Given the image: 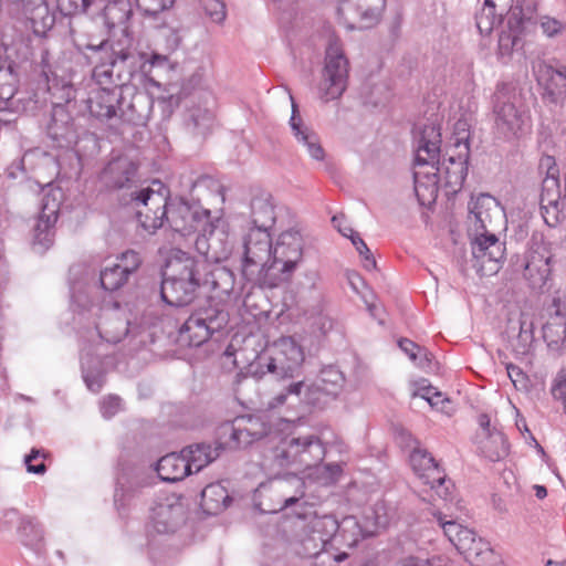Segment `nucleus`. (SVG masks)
I'll return each mask as SVG.
<instances>
[{"label": "nucleus", "mask_w": 566, "mask_h": 566, "mask_svg": "<svg viewBox=\"0 0 566 566\" xmlns=\"http://www.w3.org/2000/svg\"><path fill=\"white\" fill-rule=\"evenodd\" d=\"M304 240L298 230L289 229L283 231L273 248V269L275 264L282 263L280 270L283 280L290 279L303 258Z\"/></svg>", "instance_id": "6ab92c4d"}, {"label": "nucleus", "mask_w": 566, "mask_h": 566, "mask_svg": "<svg viewBox=\"0 0 566 566\" xmlns=\"http://www.w3.org/2000/svg\"><path fill=\"white\" fill-rule=\"evenodd\" d=\"M87 98L90 115L113 128L118 125L120 104L124 102V90L115 84L98 85Z\"/></svg>", "instance_id": "dca6fc26"}, {"label": "nucleus", "mask_w": 566, "mask_h": 566, "mask_svg": "<svg viewBox=\"0 0 566 566\" xmlns=\"http://www.w3.org/2000/svg\"><path fill=\"white\" fill-rule=\"evenodd\" d=\"M128 281V276L117 266V264L105 265L99 271V287L108 293H113L122 289Z\"/></svg>", "instance_id": "37998d69"}, {"label": "nucleus", "mask_w": 566, "mask_h": 566, "mask_svg": "<svg viewBox=\"0 0 566 566\" xmlns=\"http://www.w3.org/2000/svg\"><path fill=\"white\" fill-rule=\"evenodd\" d=\"M476 537L478 535L473 530L464 526L463 530L460 531L459 537H457L452 545L460 554H463L465 551L471 549L470 546L473 545V542Z\"/></svg>", "instance_id": "bf43d9fd"}, {"label": "nucleus", "mask_w": 566, "mask_h": 566, "mask_svg": "<svg viewBox=\"0 0 566 566\" xmlns=\"http://www.w3.org/2000/svg\"><path fill=\"white\" fill-rule=\"evenodd\" d=\"M534 339L532 323L528 325L526 322H520V333L516 337V344L513 345V350L516 356H526L530 354L532 343Z\"/></svg>", "instance_id": "de8ad7c7"}, {"label": "nucleus", "mask_w": 566, "mask_h": 566, "mask_svg": "<svg viewBox=\"0 0 566 566\" xmlns=\"http://www.w3.org/2000/svg\"><path fill=\"white\" fill-rule=\"evenodd\" d=\"M223 451V444L219 441L213 443L199 442L182 449L190 473H198L210 463L216 461Z\"/></svg>", "instance_id": "bb28decb"}, {"label": "nucleus", "mask_w": 566, "mask_h": 566, "mask_svg": "<svg viewBox=\"0 0 566 566\" xmlns=\"http://www.w3.org/2000/svg\"><path fill=\"white\" fill-rule=\"evenodd\" d=\"M82 14L95 18L101 15L108 28L126 24L133 15L130 0H92Z\"/></svg>", "instance_id": "5701e85b"}, {"label": "nucleus", "mask_w": 566, "mask_h": 566, "mask_svg": "<svg viewBox=\"0 0 566 566\" xmlns=\"http://www.w3.org/2000/svg\"><path fill=\"white\" fill-rule=\"evenodd\" d=\"M538 84L543 87L542 97L554 105H563L566 102V66L554 67L544 65L539 69Z\"/></svg>", "instance_id": "b1692460"}, {"label": "nucleus", "mask_w": 566, "mask_h": 566, "mask_svg": "<svg viewBox=\"0 0 566 566\" xmlns=\"http://www.w3.org/2000/svg\"><path fill=\"white\" fill-rule=\"evenodd\" d=\"M244 252L242 259V275L253 285L275 287L279 284V276H272L270 272L273 264L268 261L273 259L272 238L270 230L250 228L244 238Z\"/></svg>", "instance_id": "423d86ee"}, {"label": "nucleus", "mask_w": 566, "mask_h": 566, "mask_svg": "<svg viewBox=\"0 0 566 566\" xmlns=\"http://www.w3.org/2000/svg\"><path fill=\"white\" fill-rule=\"evenodd\" d=\"M17 532L24 546L30 547L36 554L41 553L44 541V530L35 516L22 515L19 518Z\"/></svg>", "instance_id": "4c0bfd02"}, {"label": "nucleus", "mask_w": 566, "mask_h": 566, "mask_svg": "<svg viewBox=\"0 0 566 566\" xmlns=\"http://www.w3.org/2000/svg\"><path fill=\"white\" fill-rule=\"evenodd\" d=\"M214 124V115L209 109L195 108L185 122L186 129L195 137L208 136Z\"/></svg>", "instance_id": "ea45409f"}, {"label": "nucleus", "mask_w": 566, "mask_h": 566, "mask_svg": "<svg viewBox=\"0 0 566 566\" xmlns=\"http://www.w3.org/2000/svg\"><path fill=\"white\" fill-rule=\"evenodd\" d=\"M205 13L216 23L220 24L226 20L227 8L223 0H200Z\"/></svg>", "instance_id": "864d4df0"}, {"label": "nucleus", "mask_w": 566, "mask_h": 566, "mask_svg": "<svg viewBox=\"0 0 566 566\" xmlns=\"http://www.w3.org/2000/svg\"><path fill=\"white\" fill-rule=\"evenodd\" d=\"M168 63V57L164 54L153 52L147 54L143 52L144 76H148L154 67H164Z\"/></svg>", "instance_id": "13d9d810"}, {"label": "nucleus", "mask_w": 566, "mask_h": 566, "mask_svg": "<svg viewBox=\"0 0 566 566\" xmlns=\"http://www.w3.org/2000/svg\"><path fill=\"white\" fill-rule=\"evenodd\" d=\"M398 346L403 353H406L409 356L411 360L417 359V353L421 349V347L418 344L408 338L399 339Z\"/></svg>", "instance_id": "69168bd1"}, {"label": "nucleus", "mask_w": 566, "mask_h": 566, "mask_svg": "<svg viewBox=\"0 0 566 566\" xmlns=\"http://www.w3.org/2000/svg\"><path fill=\"white\" fill-rule=\"evenodd\" d=\"M120 398L115 395L105 397L101 405V412L104 418L114 417L120 408Z\"/></svg>", "instance_id": "e2e57ef3"}, {"label": "nucleus", "mask_w": 566, "mask_h": 566, "mask_svg": "<svg viewBox=\"0 0 566 566\" xmlns=\"http://www.w3.org/2000/svg\"><path fill=\"white\" fill-rule=\"evenodd\" d=\"M318 380L322 384H331L334 386H339L343 382L344 377H343L342 371L338 370L336 367L328 366L321 370Z\"/></svg>", "instance_id": "680f3d73"}, {"label": "nucleus", "mask_w": 566, "mask_h": 566, "mask_svg": "<svg viewBox=\"0 0 566 566\" xmlns=\"http://www.w3.org/2000/svg\"><path fill=\"white\" fill-rule=\"evenodd\" d=\"M251 421V417H238L232 421L223 422L219 429L218 434L219 439L223 441H219L223 444V449L226 447L230 449H240V437L242 433V423Z\"/></svg>", "instance_id": "79ce46f5"}, {"label": "nucleus", "mask_w": 566, "mask_h": 566, "mask_svg": "<svg viewBox=\"0 0 566 566\" xmlns=\"http://www.w3.org/2000/svg\"><path fill=\"white\" fill-rule=\"evenodd\" d=\"M549 316L543 326V338L552 350H566V302L554 297L547 306Z\"/></svg>", "instance_id": "4be33fe9"}, {"label": "nucleus", "mask_w": 566, "mask_h": 566, "mask_svg": "<svg viewBox=\"0 0 566 566\" xmlns=\"http://www.w3.org/2000/svg\"><path fill=\"white\" fill-rule=\"evenodd\" d=\"M46 135L52 147L70 148L77 142L74 119L66 106L55 103L52 106L51 118L46 125Z\"/></svg>", "instance_id": "412c9836"}, {"label": "nucleus", "mask_w": 566, "mask_h": 566, "mask_svg": "<svg viewBox=\"0 0 566 566\" xmlns=\"http://www.w3.org/2000/svg\"><path fill=\"white\" fill-rule=\"evenodd\" d=\"M409 461L413 472L419 479H421L424 484L430 485L432 490H436L440 497L448 500L450 491L449 486L444 485L447 476L444 470L433 455L424 449L416 448L411 451Z\"/></svg>", "instance_id": "a211bd4d"}, {"label": "nucleus", "mask_w": 566, "mask_h": 566, "mask_svg": "<svg viewBox=\"0 0 566 566\" xmlns=\"http://www.w3.org/2000/svg\"><path fill=\"white\" fill-rule=\"evenodd\" d=\"M305 354L303 347L291 336L274 342L270 354L258 358L255 374H271L276 380L300 378L303 374Z\"/></svg>", "instance_id": "0eeeda50"}, {"label": "nucleus", "mask_w": 566, "mask_h": 566, "mask_svg": "<svg viewBox=\"0 0 566 566\" xmlns=\"http://www.w3.org/2000/svg\"><path fill=\"white\" fill-rule=\"evenodd\" d=\"M470 238L473 268L481 276L496 274L505 260V242L495 233L474 234Z\"/></svg>", "instance_id": "4468645a"}, {"label": "nucleus", "mask_w": 566, "mask_h": 566, "mask_svg": "<svg viewBox=\"0 0 566 566\" xmlns=\"http://www.w3.org/2000/svg\"><path fill=\"white\" fill-rule=\"evenodd\" d=\"M377 528H386L392 518V512L384 501H378L371 509V516Z\"/></svg>", "instance_id": "4d7b16f0"}, {"label": "nucleus", "mask_w": 566, "mask_h": 566, "mask_svg": "<svg viewBox=\"0 0 566 566\" xmlns=\"http://www.w3.org/2000/svg\"><path fill=\"white\" fill-rule=\"evenodd\" d=\"M138 169L139 165L128 156H118L112 158L101 172V181L108 190H118L130 192L138 187Z\"/></svg>", "instance_id": "f3484780"}, {"label": "nucleus", "mask_w": 566, "mask_h": 566, "mask_svg": "<svg viewBox=\"0 0 566 566\" xmlns=\"http://www.w3.org/2000/svg\"><path fill=\"white\" fill-rule=\"evenodd\" d=\"M222 220L213 218L211 211L203 208L200 201L188 200L182 197L170 198L168 224L174 231L182 235L198 233V245L201 242V238L209 245H211L212 241H221V238H216ZM219 235H224V232L221 230Z\"/></svg>", "instance_id": "39448f33"}, {"label": "nucleus", "mask_w": 566, "mask_h": 566, "mask_svg": "<svg viewBox=\"0 0 566 566\" xmlns=\"http://www.w3.org/2000/svg\"><path fill=\"white\" fill-rule=\"evenodd\" d=\"M552 395L557 400H566V377L556 380L552 387Z\"/></svg>", "instance_id": "338daca9"}, {"label": "nucleus", "mask_w": 566, "mask_h": 566, "mask_svg": "<svg viewBox=\"0 0 566 566\" xmlns=\"http://www.w3.org/2000/svg\"><path fill=\"white\" fill-rule=\"evenodd\" d=\"M538 7V0H516L515 6L511 7L507 25L524 32L527 25L537 24Z\"/></svg>", "instance_id": "f704fd0d"}, {"label": "nucleus", "mask_w": 566, "mask_h": 566, "mask_svg": "<svg viewBox=\"0 0 566 566\" xmlns=\"http://www.w3.org/2000/svg\"><path fill=\"white\" fill-rule=\"evenodd\" d=\"M154 185L158 189L147 186L123 192L118 196V205L134 210L138 226L148 234H155L165 223H168L170 207V189L161 181Z\"/></svg>", "instance_id": "20e7f679"}, {"label": "nucleus", "mask_w": 566, "mask_h": 566, "mask_svg": "<svg viewBox=\"0 0 566 566\" xmlns=\"http://www.w3.org/2000/svg\"><path fill=\"white\" fill-rule=\"evenodd\" d=\"M348 239L352 241L358 254L361 256L363 266L367 271L375 270L377 268L376 260L366 242L360 238L359 233H357L353 229H349Z\"/></svg>", "instance_id": "49530a36"}, {"label": "nucleus", "mask_w": 566, "mask_h": 566, "mask_svg": "<svg viewBox=\"0 0 566 566\" xmlns=\"http://www.w3.org/2000/svg\"><path fill=\"white\" fill-rule=\"evenodd\" d=\"M187 463L182 450L180 453L171 452L156 462L155 471L161 481L175 483L191 474Z\"/></svg>", "instance_id": "c756f323"}, {"label": "nucleus", "mask_w": 566, "mask_h": 566, "mask_svg": "<svg viewBox=\"0 0 566 566\" xmlns=\"http://www.w3.org/2000/svg\"><path fill=\"white\" fill-rule=\"evenodd\" d=\"M537 23L542 33L549 39L557 38L566 32V22L547 14H541Z\"/></svg>", "instance_id": "09e8293b"}, {"label": "nucleus", "mask_w": 566, "mask_h": 566, "mask_svg": "<svg viewBox=\"0 0 566 566\" xmlns=\"http://www.w3.org/2000/svg\"><path fill=\"white\" fill-rule=\"evenodd\" d=\"M229 323L226 305L213 298L191 310L187 317L175 319L176 342L181 347H199Z\"/></svg>", "instance_id": "7ed1b4c3"}, {"label": "nucleus", "mask_w": 566, "mask_h": 566, "mask_svg": "<svg viewBox=\"0 0 566 566\" xmlns=\"http://www.w3.org/2000/svg\"><path fill=\"white\" fill-rule=\"evenodd\" d=\"M112 82L123 88L132 81L138 78L142 81L144 76L143 52L133 48H124L119 44L115 59L112 62Z\"/></svg>", "instance_id": "aec40b11"}, {"label": "nucleus", "mask_w": 566, "mask_h": 566, "mask_svg": "<svg viewBox=\"0 0 566 566\" xmlns=\"http://www.w3.org/2000/svg\"><path fill=\"white\" fill-rule=\"evenodd\" d=\"M46 453L43 449L32 448L24 457L25 469L29 473L44 474L46 472Z\"/></svg>", "instance_id": "8fccbe9b"}, {"label": "nucleus", "mask_w": 566, "mask_h": 566, "mask_svg": "<svg viewBox=\"0 0 566 566\" xmlns=\"http://www.w3.org/2000/svg\"><path fill=\"white\" fill-rule=\"evenodd\" d=\"M233 497L221 482L208 484L200 494V509L208 516L218 515L230 506Z\"/></svg>", "instance_id": "c85d7f7f"}, {"label": "nucleus", "mask_w": 566, "mask_h": 566, "mask_svg": "<svg viewBox=\"0 0 566 566\" xmlns=\"http://www.w3.org/2000/svg\"><path fill=\"white\" fill-rule=\"evenodd\" d=\"M441 146V133L440 127L434 124L424 125L420 132L417 146V155L415 161L418 166L428 165L430 163H437L439 174H444V186L451 192H459L468 176V163H469V139L458 138L454 143L455 147L463 146V151H459L457 156L450 155L448 158H443V161H439Z\"/></svg>", "instance_id": "f03ea898"}, {"label": "nucleus", "mask_w": 566, "mask_h": 566, "mask_svg": "<svg viewBox=\"0 0 566 566\" xmlns=\"http://www.w3.org/2000/svg\"><path fill=\"white\" fill-rule=\"evenodd\" d=\"M499 21L496 13L489 9H482L475 14V25L481 35L490 34Z\"/></svg>", "instance_id": "6e6d98bb"}, {"label": "nucleus", "mask_w": 566, "mask_h": 566, "mask_svg": "<svg viewBox=\"0 0 566 566\" xmlns=\"http://www.w3.org/2000/svg\"><path fill=\"white\" fill-rule=\"evenodd\" d=\"M303 497H304L303 492H301L300 495H293V496L286 497V499H284L283 505L281 506V509H289V507L294 506L295 507L294 514L300 518L305 517V512L302 510L303 505L305 504V501H303Z\"/></svg>", "instance_id": "0e129e2a"}, {"label": "nucleus", "mask_w": 566, "mask_h": 566, "mask_svg": "<svg viewBox=\"0 0 566 566\" xmlns=\"http://www.w3.org/2000/svg\"><path fill=\"white\" fill-rule=\"evenodd\" d=\"M82 378L87 389L94 394L102 390L106 381V371L99 357L85 354L81 358Z\"/></svg>", "instance_id": "e433bc0d"}, {"label": "nucleus", "mask_w": 566, "mask_h": 566, "mask_svg": "<svg viewBox=\"0 0 566 566\" xmlns=\"http://www.w3.org/2000/svg\"><path fill=\"white\" fill-rule=\"evenodd\" d=\"M433 517L437 520L439 526L443 530L444 535L453 544L457 537H459L460 531H462L464 526L454 520H446V515L441 512L434 513Z\"/></svg>", "instance_id": "5fc2aeb1"}, {"label": "nucleus", "mask_w": 566, "mask_h": 566, "mask_svg": "<svg viewBox=\"0 0 566 566\" xmlns=\"http://www.w3.org/2000/svg\"><path fill=\"white\" fill-rule=\"evenodd\" d=\"M181 419L177 421L178 426L187 429L195 430L205 427L206 419L200 410L193 406H185L180 412Z\"/></svg>", "instance_id": "a18cd8bd"}, {"label": "nucleus", "mask_w": 566, "mask_h": 566, "mask_svg": "<svg viewBox=\"0 0 566 566\" xmlns=\"http://www.w3.org/2000/svg\"><path fill=\"white\" fill-rule=\"evenodd\" d=\"M120 43L102 39L98 42L91 39L86 42H75L76 52L83 57L85 63L92 66V76L97 85H104L112 82V62L115 59Z\"/></svg>", "instance_id": "ddd939ff"}, {"label": "nucleus", "mask_w": 566, "mask_h": 566, "mask_svg": "<svg viewBox=\"0 0 566 566\" xmlns=\"http://www.w3.org/2000/svg\"><path fill=\"white\" fill-rule=\"evenodd\" d=\"M41 188L40 213L33 229V245L40 247L41 253L45 252L53 244V228L59 217L64 195L61 187L48 182Z\"/></svg>", "instance_id": "9b49d317"}, {"label": "nucleus", "mask_w": 566, "mask_h": 566, "mask_svg": "<svg viewBox=\"0 0 566 566\" xmlns=\"http://www.w3.org/2000/svg\"><path fill=\"white\" fill-rule=\"evenodd\" d=\"M153 525L157 533H175L185 522L184 512L180 506L160 504L154 510Z\"/></svg>", "instance_id": "72a5a7b5"}, {"label": "nucleus", "mask_w": 566, "mask_h": 566, "mask_svg": "<svg viewBox=\"0 0 566 566\" xmlns=\"http://www.w3.org/2000/svg\"><path fill=\"white\" fill-rule=\"evenodd\" d=\"M349 62L337 44H329L325 51L318 96L324 103L338 99L347 88Z\"/></svg>", "instance_id": "9d476101"}, {"label": "nucleus", "mask_w": 566, "mask_h": 566, "mask_svg": "<svg viewBox=\"0 0 566 566\" xmlns=\"http://www.w3.org/2000/svg\"><path fill=\"white\" fill-rule=\"evenodd\" d=\"M291 101H292V115L290 118V126L293 130L295 138L298 139L302 135L305 134V132L310 130V128L304 126L303 119L298 112V106L294 102L292 96H291Z\"/></svg>", "instance_id": "052dcab7"}, {"label": "nucleus", "mask_w": 566, "mask_h": 566, "mask_svg": "<svg viewBox=\"0 0 566 566\" xmlns=\"http://www.w3.org/2000/svg\"><path fill=\"white\" fill-rule=\"evenodd\" d=\"M154 103L153 96L145 91L135 92L129 101L124 97V102L120 104L118 124L145 126L150 118Z\"/></svg>", "instance_id": "393cba45"}, {"label": "nucleus", "mask_w": 566, "mask_h": 566, "mask_svg": "<svg viewBox=\"0 0 566 566\" xmlns=\"http://www.w3.org/2000/svg\"><path fill=\"white\" fill-rule=\"evenodd\" d=\"M251 228H261L271 230L275 223L276 217L272 196L268 192H261L254 196L250 202Z\"/></svg>", "instance_id": "473e14b6"}, {"label": "nucleus", "mask_w": 566, "mask_h": 566, "mask_svg": "<svg viewBox=\"0 0 566 566\" xmlns=\"http://www.w3.org/2000/svg\"><path fill=\"white\" fill-rule=\"evenodd\" d=\"M1 78L4 82L0 83V112L17 113L20 108L22 97H18V77L13 73L12 65L9 64L4 67Z\"/></svg>", "instance_id": "c9c22d12"}, {"label": "nucleus", "mask_w": 566, "mask_h": 566, "mask_svg": "<svg viewBox=\"0 0 566 566\" xmlns=\"http://www.w3.org/2000/svg\"><path fill=\"white\" fill-rule=\"evenodd\" d=\"M552 253L543 242L542 234H533L531 247L522 264L523 276L528 286L538 293L549 291L552 286Z\"/></svg>", "instance_id": "f8f14e48"}, {"label": "nucleus", "mask_w": 566, "mask_h": 566, "mask_svg": "<svg viewBox=\"0 0 566 566\" xmlns=\"http://www.w3.org/2000/svg\"><path fill=\"white\" fill-rule=\"evenodd\" d=\"M20 10L27 15L36 36H46L55 24V13L50 9L46 0H28Z\"/></svg>", "instance_id": "cd10ccee"}, {"label": "nucleus", "mask_w": 566, "mask_h": 566, "mask_svg": "<svg viewBox=\"0 0 566 566\" xmlns=\"http://www.w3.org/2000/svg\"><path fill=\"white\" fill-rule=\"evenodd\" d=\"M326 455V448L316 434H304L285 440L274 452V460L279 467L297 465L311 469L322 463Z\"/></svg>", "instance_id": "1a4fd4ad"}, {"label": "nucleus", "mask_w": 566, "mask_h": 566, "mask_svg": "<svg viewBox=\"0 0 566 566\" xmlns=\"http://www.w3.org/2000/svg\"><path fill=\"white\" fill-rule=\"evenodd\" d=\"M471 549L465 551L462 555L471 564L489 562L493 555V549L489 542L482 537H476Z\"/></svg>", "instance_id": "c03bdc74"}, {"label": "nucleus", "mask_w": 566, "mask_h": 566, "mask_svg": "<svg viewBox=\"0 0 566 566\" xmlns=\"http://www.w3.org/2000/svg\"><path fill=\"white\" fill-rule=\"evenodd\" d=\"M325 391L318 384L306 385L304 380L292 381L285 386L274 398L276 405H283L290 397H295L297 401L316 406L318 395Z\"/></svg>", "instance_id": "2f4dec72"}, {"label": "nucleus", "mask_w": 566, "mask_h": 566, "mask_svg": "<svg viewBox=\"0 0 566 566\" xmlns=\"http://www.w3.org/2000/svg\"><path fill=\"white\" fill-rule=\"evenodd\" d=\"M323 469L327 473L328 479L331 481H337L338 478L343 473L342 465L339 463H336V462L326 463V464H324Z\"/></svg>", "instance_id": "774afa93"}, {"label": "nucleus", "mask_w": 566, "mask_h": 566, "mask_svg": "<svg viewBox=\"0 0 566 566\" xmlns=\"http://www.w3.org/2000/svg\"><path fill=\"white\" fill-rule=\"evenodd\" d=\"M119 261L118 268L129 277L134 274L142 265L143 258L139 252L135 250H126L117 258Z\"/></svg>", "instance_id": "3c124183"}, {"label": "nucleus", "mask_w": 566, "mask_h": 566, "mask_svg": "<svg viewBox=\"0 0 566 566\" xmlns=\"http://www.w3.org/2000/svg\"><path fill=\"white\" fill-rule=\"evenodd\" d=\"M523 31L506 24L499 35L496 57L502 64H507L515 51L523 48Z\"/></svg>", "instance_id": "58836bf2"}, {"label": "nucleus", "mask_w": 566, "mask_h": 566, "mask_svg": "<svg viewBox=\"0 0 566 566\" xmlns=\"http://www.w3.org/2000/svg\"><path fill=\"white\" fill-rule=\"evenodd\" d=\"M203 264L190 253L178 250L167 261L166 271H161L159 295L169 307L185 311L199 296L208 283L201 270Z\"/></svg>", "instance_id": "f257e3e1"}, {"label": "nucleus", "mask_w": 566, "mask_h": 566, "mask_svg": "<svg viewBox=\"0 0 566 566\" xmlns=\"http://www.w3.org/2000/svg\"><path fill=\"white\" fill-rule=\"evenodd\" d=\"M482 452L491 462H497L506 458L510 453V443L506 436L493 428V433H490V437L486 438Z\"/></svg>", "instance_id": "a19ab883"}, {"label": "nucleus", "mask_w": 566, "mask_h": 566, "mask_svg": "<svg viewBox=\"0 0 566 566\" xmlns=\"http://www.w3.org/2000/svg\"><path fill=\"white\" fill-rule=\"evenodd\" d=\"M385 9L386 0H342L337 15L347 30H365L380 22Z\"/></svg>", "instance_id": "2eb2a0df"}, {"label": "nucleus", "mask_w": 566, "mask_h": 566, "mask_svg": "<svg viewBox=\"0 0 566 566\" xmlns=\"http://www.w3.org/2000/svg\"><path fill=\"white\" fill-rule=\"evenodd\" d=\"M492 199L490 195L482 193L474 201L469 203V237L493 233L489 229V223L491 222L489 205Z\"/></svg>", "instance_id": "7c9ffc66"}, {"label": "nucleus", "mask_w": 566, "mask_h": 566, "mask_svg": "<svg viewBox=\"0 0 566 566\" xmlns=\"http://www.w3.org/2000/svg\"><path fill=\"white\" fill-rule=\"evenodd\" d=\"M137 10L143 18L155 23L156 28H169L172 31V39L169 40L175 46L181 42L178 35V29L174 28L167 21L176 0H135Z\"/></svg>", "instance_id": "a878e982"}, {"label": "nucleus", "mask_w": 566, "mask_h": 566, "mask_svg": "<svg viewBox=\"0 0 566 566\" xmlns=\"http://www.w3.org/2000/svg\"><path fill=\"white\" fill-rule=\"evenodd\" d=\"M517 87L514 82L502 81L492 95V111L496 133L510 140L518 138L528 116L516 106Z\"/></svg>", "instance_id": "6e6552de"}, {"label": "nucleus", "mask_w": 566, "mask_h": 566, "mask_svg": "<svg viewBox=\"0 0 566 566\" xmlns=\"http://www.w3.org/2000/svg\"><path fill=\"white\" fill-rule=\"evenodd\" d=\"M298 143H302L306 148L308 155L315 160H323L325 157V151L319 144V138L313 130L305 132L298 139Z\"/></svg>", "instance_id": "603ef678"}]
</instances>
